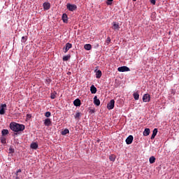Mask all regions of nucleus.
I'll return each mask as SVG.
<instances>
[{
    "label": "nucleus",
    "mask_w": 179,
    "mask_h": 179,
    "mask_svg": "<svg viewBox=\"0 0 179 179\" xmlns=\"http://www.w3.org/2000/svg\"><path fill=\"white\" fill-rule=\"evenodd\" d=\"M50 8H51V5L50 4V3H45V10H48V9H50Z\"/></svg>",
    "instance_id": "bb28decb"
},
{
    "label": "nucleus",
    "mask_w": 179,
    "mask_h": 179,
    "mask_svg": "<svg viewBox=\"0 0 179 179\" xmlns=\"http://www.w3.org/2000/svg\"><path fill=\"white\" fill-rule=\"evenodd\" d=\"M74 117H75L76 120H79V118L80 117V113H77L76 114V115H74Z\"/></svg>",
    "instance_id": "c756f323"
},
{
    "label": "nucleus",
    "mask_w": 179,
    "mask_h": 179,
    "mask_svg": "<svg viewBox=\"0 0 179 179\" xmlns=\"http://www.w3.org/2000/svg\"><path fill=\"white\" fill-rule=\"evenodd\" d=\"M10 128L14 132H20V131H24V125L19 124L16 122H11L10 124Z\"/></svg>",
    "instance_id": "f257e3e1"
},
{
    "label": "nucleus",
    "mask_w": 179,
    "mask_h": 179,
    "mask_svg": "<svg viewBox=\"0 0 179 179\" xmlns=\"http://www.w3.org/2000/svg\"><path fill=\"white\" fill-rule=\"evenodd\" d=\"M73 104H74V106H76V107H80V106L81 104L80 99H77L74 100Z\"/></svg>",
    "instance_id": "f8f14e48"
},
{
    "label": "nucleus",
    "mask_w": 179,
    "mask_h": 179,
    "mask_svg": "<svg viewBox=\"0 0 179 179\" xmlns=\"http://www.w3.org/2000/svg\"><path fill=\"white\" fill-rule=\"evenodd\" d=\"M44 124H45V120H44Z\"/></svg>",
    "instance_id": "c03bdc74"
},
{
    "label": "nucleus",
    "mask_w": 179,
    "mask_h": 179,
    "mask_svg": "<svg viewBox=\"0 0 179 179\" xmlns=\"http://www.w3.org/2000/svg\"><path fill=\"white\" fill-rule=\"evenodd\" d=\"M136 0H133L134 2H136Z\"/></svg>",
    "instance_id": "37998d69"
},
{
    "label": "nucleus",
    "mask_w": 179,
    "mask_h": 179,
    "mask_svg": "<svg viewBox=\"0 0 179 179\" xmlns=\"http://www.w3.org/2000/svg\"><path fill=\"white\" fill-rule=\"evenodd\" d=\"M15 179H20L18 176H17L16 178H15Z\"/></svg>",
    "instance_id": "a19ab883"
},
{
    "label": "nucleus",
    "mask_w": 179,
    "mask_h": 179,
    "mask_svg": "<svg viewBox=\"0 0 179 179\" xmlns=\"http://www.w3.org/2000/svg\"><path fill=\"white\" fill-rule=\"evenodd\" d=\"M31 149H37V148H38V144H37L36 143H32L30 145Z\"/></svg>",
    "instance_id": "f3484780"
},
{
    "label": "nucleus",
    "mask_w": 179,
    "mask_h": 179,
    "mask_svg": "<svg viewBox=\"0 0 179 179\" xmlns=\"http://www.w3.org/2000/svg\"><path fill=\"white\" fill-rule=\"evenodd\" d=\"M101 75H102L101 71L98 70L96 72V79H100V78H101Z\"/></svg>",
    "instance_id": "dca6fc26"
},
{
    "label": "nucleus",
    "mask_w": 179,
    "mask_h": 179,
    "mask_svg": "<svg viewBox=\"0 0 179 179\" xmlns=\"http://www.w3.org/2000/svg\"><path fill=\"white\" fill-rule=\"evenodd\" d=\"M71 72H68L67 75H71Z\"/></svg>",
    "instance_id": "ea45409f"
},
{
    "label": "nucleus",
    "mask_w": 179,
    "mask_h": 179,
    "mask_svg": "<svg viewBox=\"0 0 179 179\" xmlns=\"http://www.w3.org/2000/svg\"><path fill=\"white\" fill-rule=\"evenodd\" d=\"M150 2L152 5H156V0H150Z\"/></svg>",
    "instance_id": "f704fd0d"
},
{
    "label": "nucleus",
    "mask_w": 179,
    "mask_h": 179,
    "mask_svg": "<svg viewBox=\"0 0 179 179\" xmlns=\"http://www.w3.org/2000/svg\"><path fill=\"white\" fill-rule=\"evenodd\" d=\"M110 43H111V38H110V37H108L106 39V43L108 45V44H110Z\"/></svg>",
    "instance_id": "7c9ffc66"
},
{
    "label": "nucleus",
    "mask_w": 179,
    "mask_h": 179,
    "mask_svg": "<svg viewBox=\"0 0 179 179\" xmlns=\"http://www.w3.org/2000/svg\"><path fill=\"white\" fill-rule=\"evenodd\" d=\"M26 41H27V36H22V43H26Z\"/></svg>",
    "instance_id": "cd10ccee"
},
{
    "label": "nucleus",
    "mask_w": 179,
    "mask_h": 179,
    "mask_svg": "<svg viewBox=\"0 0 179 179\" xmlns=\"http://www.w3.org/2000/svg\"><path fill=\"white\" fill-rule=\"evenodd\" d=\"M18 173H22V170L21 169H18L17 173H16V176H17Z\"/></svg>",
    "instance_id": "4c0bfd02"
},
{
    "label": "nucleus",
    "mask_w": 179,
    "mask_h": 179,
    "mask_svg": "<svg viewBox=\"0 0 179 179\" xmlns=\"http://www.w3.org/2000/svg\"><path fill=\"white\" fill-rule=\"evenodd\" d=\"M113 30H120V24L116 22H113Z\"/></svg>",
    "instance_id": "6e6552de"
},
{
    "label": "nucleus",
    "mask_w": 179,
    "mask_h": 179,
    "mask_svg": "<svg viewBox=\"0 0 179 179\" xmlns=\"http://www.w3.org/2000/svg\"><path fill=\"white\" fill-rule=\"evenodd\" d=\"M108 1L106 2V5H111L110 2H113L114 0H107Z\"/></svg>",
    "instance_id": "72a5a7b5"
},
{
    "label": "nucleus",
    "mask_w": 179,
    "mask_h": 179,
    "mask_svg": "<svg viewBox=\"0 0 179 179\" xmlns=\"http://www.w3.org/2000/svg\"><path fill=\"white\" fill-rule=\"evenodd\" d=\"M84 48L85 50H86L87 51H90V50H92V45L90 44H85L84 45Z\"/></svg>",
    "instance_id": "a211bd4d"
},
{
    "label": "nucleus",
    "mask_w": 179,
    "mask_h": 179,
    "mask_svg": "<svg viewBox=\"0 0 179 179\" xmlns=\"http://www.w3.org/2000/svg\"><path fill=\"white\" fill-rule=\"evenodd\" d=\"M134 142V136L130 135L126 138L127 145H131Z\"/></svg>",
    "instance_id": "423d86ee"
},
{
    "label": "nucleus",
    "mask_w": 179,
    "mask_h": 179,
    "mask_svg": "<svg viewBox=\"0 0 179 179\" xmlns=\"http://www.w3.org/2000/svg\"><path fill=\"white\" fill-rule=\"evenodd\" d=\"M143 101L144 103H149V101H150V94H145L143 96Z\"/></svg>",
    "instance_id": "20e7f679"
},
{
    "label": "nucleus",
    "mask_w": 179,
    "mask_h": 179,
    "mask_svg": "<svg viewBox=\"0 0 179 179\" xmlns=\"http://www.w3.org/2000/svg\"><path fill=\"white\" fill-rule=\"evenodd\" d=\"M55 97H57V92L54 91L53 92H51V94H50V99L54 100V99H55Z\"/></svg>",
    "instance_id": "412c9836"
},
{
    "label": "nucleus",
    "mask_w": 179,
    "mask_h": 179,
    "mask_svg": "<svg viewBox=\"0 0 179 179\" xmlns=\"http://www.w3.org/2000/svg\"><path fill=\"white\" fill-rule=\"evenodd\" d=\"M0 114L3 115L4 113H0Z\"/></svg>",
    "instance_id": "79ce46f5"
},
{
    "label": "nucleus",
    "mask_w": 179,
    "mask_h": 179,
    "mask_svg": "<svg viewBox=\"0 0 179 179\" xmlns=\"http://www.w3.org/2000/svg\"><path fill=\"white\" fill-rule=\"evenodd\" d=\"M90 92L92 94H96V93H97V88H96V87H94V85H92L90 87Z\"/></svg>",
    "instance_id": "9d476101"
},
{
    "label": "nucleus",
    "mask_w": 179,
    "mask_h": 179,
    "mask_svg": "<svg viewBox=\"0 0 179 179\" xmlns=\"http://www.w3.org/2000/svg\"><path fill=\"white\" fill-rule=\"evenodd\" d=\"M45 125H51V120L50 118H46L45 119Z\"/></svg>",
    "instance_id": "393cba45"
},
{
    "label": "nucleus",
    "mask_w": 179,
    "mask_h": 179,
    "mask_svg": "<svg viewBox=\"0 0 179 179\" xmlns=\"http://www.w3.org/2000/svg\"><path fill=\"white\" fill-rule=\"evenodd\" d=\"M143 134L144 136H149V134H150V129H145Z\"/></svg>",
    "instance_id": "4468645a"
},
{
    "label": "nucleus",
    "mask_w": 179,
    "mask_h": 179,
    "mask_svg": "<svg viewBox=\"0 0 179 179\" xmlns=\"http://www.w3.org/2000/svg\"><path fill=\"white\" fill-rule=\"evenodd\" d=\"M66 8L71 12H73V10H76V9H78V6H76V5L71 3H67Z\"/></svg>",
    "instance_id": "f03ea898"
},
{
    "label": "nucleus",
    "mask_w": 179,
    "mask_h": 179,
    "mask_svg": "<svg viewBox=\"0 0 179 179\" xmlns=\"http://www.w3.org/2000/svg\"><path fill=\"white\" fill-rule=\"evenodd\" d=\"M133 97H134V100H139V93L134 92L133 94Z\"/></svg>",
    "instance_id": "aec40b11"
},
{
    "label": "nucleus",
    "mask_w": 179,
    "mask_h": 179,
    "mask_svg": "<svg viewBox=\"0 0 179 179\" xmlns=\"http://www.w3.org/2000/svg\"><path fill=\"white\" fill-rule=\"evenodd\" d=\"M46 83H48V85H50V83H51V79H46Z\"/></svg>",
    "instance_id": "c9c22d12"
},
{
    "label": "nucleus",
    "mask_w": 179,
    "mask_h": 179,
    "mask_svg": "<svg viewBox=\"0 0 179 179\" xmlns=\"http://www.w3.org/2000/svg\"><path fill=\"white\" fill-rule=\"evenodd\" d=\"M43 6L44 10H45V3H43Z\"/></svg>",
    "instance_id": "58836bf2"
},
{
    "label": "nucleus",
    "mask_w": 179,
    "mask_h": 179,
    "mask_svg": "<svg viewBox=\"0 0 179 179\" xmlns=\"http://www.w3.org/2000/svg\"><path fill=\"white\" fill-rule=\"evenodd\" d=\"M1 134L3 136H5V135H8V134H9V131L8 129H3Z\"/></svg>",
    "instance_id": "5701e85b"
},
{
    "label": "nucleus",
    "mask_w": 179,
    "mask_h": 179,
    "mask_svg": "<svg viewBox=\"0 0 179 179\" xmlns=\"http://www.w3.org/2000/svg\"><path fill=\"white\" fill-rule=\"evenodd\" d=\"M7 106H6V103H2L0 106V113H5V110H6Z\"/></svg>",
    "instance_id": "1a4fd4ad"
},
{
    "label": "nucleus",
    "mask_w": 179,
    "mask_h": 179,
    "mask_svg": "<svg viewBox=\"0 0 179 179\" xmlns=\"http://www.w3.org/2000/svg\"><path fill=\"white\" fill-rule=\"evenodd\" d=\"M1 143H6V138L5 137H1Z\"/></svg>",
    "instance_id": "c85d7f7f"
},
{
    "label": "nucleus",
    "mask_w": 179,
    "mask_h": 179,
    "mask_svg": "<svg viewBox=\"0 0 179 179\" xmlns=\"http://www.w3.org/2000/svg\"><path fill=\"white\" fill-rule=\"evenodd\" d=\"M46 113H50L49 111H46Z\"/></svg>",
    "instance_id": "a18cd8bd"
},
{
    "label": "nucleus",
    "mask_w": 179,
    "mask_h": 179,
    "mask_svg": "<svg viewBox=\"0 0 179 179\" xmlns=\"http://www.w3.org/2000/svg\"><path fill=\"white\" fill-rule=\"evenodd\" d=\"M117 71L118 72H129L131 69L127 66H123L117 68Z\"/></svg>",
    "instance_id": "7ed1b4c3"
},
{
    "label": "nucleus",
    "mask_w": 179,
    "mask_h": 179,
    "mask_svg": "<svg viewBox=\"0 0 179 179\" xmlns=\"http://www.w3.org/2000/svg\"><path fill=\"white\" fill-rule=\"evenodd\" d=\"M157 132H158L157 129H154L150 139H155V138L156 137V135H157Z\"/></svg>",
    "instance_id": "2eb2a0df"
},
{
    "label": "nucleus",
    "mask_w": 179,
    "mask_h": 179,
    "mask_svg": "<svg viewBox=\"0 0 179 179\" xmlns=\"http://www.w3.org/2000/svg\"><path fill=\"white\" fill-rule=\"evenodd\" d=\"M51 115V113H45V117H48Z\"/></svg>",
    "instance_id": "e433bc0d"
},
{
    "label": "nucleus",
    "mask_w": 179,
    "mask_h": 179,
    "mask_svg": "<svg viewBox=\"0 0 179 179\" xmlns=\"http://www.w3.org/2000/svg\"><path fill=\"white\" fill-rule=\"evenodd\" d=\"M70 58H71V55L64 56V57H63V61L66 62L69 59H70Z\"/></svg>",
    "instance_id": "a878e982"
},
{
    "label": "nucleus",
    "mask_w": 179,
    "mask_h": 179,
    "mask_svg": "<svg viewBox=\"0 0 179 179\" xmlns=\"http://www.w3.org/2000/svg\"><path fill=\"white\" fill-rule=\"evenodd\" d=\"M94 103L95 106H100V99H97V96L94 97Z\"/></svg>",
    "instance_id": "ddd939ff"
},
{
    "label": "nucleus",
    "mask_w": 179,
    "mask_h": 179,
    "mask_svg": "<svg viewBox=\"0 0 179 179\" xmlns=\"http://www.w3.org/2000/svg\"><path fill=\"white\" fill-rule=\"evenodd\" d=\"M115 104V101H114V99L110 100V101L107 105V108H108V110H113V108H114Z\"/></svg>",
    "instance_id": "39448f33"
},
{
    "label": "nucleus",
    "mask_w": 179,
    "mask_h": 179,
    "mask_svg": "<svg viewBox=\"0 0 179 179\" xmlns=\"http://www.w3.org/2000/svg\"><path fill=\"white\" fill-rule=\"evenodd\" d=\"M71 48H72L71 43H67L63 50H64V52L66 53L69 50H71Z\"/></svg>",
    "instance_id": "0eeeda50"
},
{
    "label": "nucleus",
    "mask_w": 179,
    "mask_h": 179,
    "mask_svg": "<svg viewBox=\"0 0 179 179\" xmlns=\"http://www.w3.org/2000/svg\"><path fill=\"white\" fill-rule=\"evenodd\" d=\"M115 155H111L109 156V159L110 162H115Z\"/></svg>",
    "instance_id": "b1692460"
},
{
    "label": "nucleus",
    "mask_w": 179,
    "mask_h": 179,
    "mask_svg": "<svg viewBox=\"0 0 179 179\" xmlns=\"http://www.w3.org/2000/svg\"><path fill=\"white\" fill-rule=\"evenodd\" d=\"M9 153H15V149L13 148H9Z\"/></svg>",
    "instance_id": "473e14b6"
},
{
    "label": "nucleus",
    "mask_w": 179,
    "mask_h": 179,
    "mask_svg": "<svg viewBox=\"0 0 179 179\" xmlns=\"http://www.w3.org/2000/svg\"><path fill=\"white\" fill-rule=\"evenodd\" d=\"M61 134H62V135L65 136V135H66L67 134H69V129H65L64 130H62V131H61Z\"/></svg>",
    "instance_id": "4be33fe9"
},
{
    "label": "nucleus",
    "mask_w": 179,
    "mask_h": 179,
    "mask_svg": "<svg viewBox=\"0 0 179 179\" xmlns=\"http://www.w3.org/2000/svg\"><path fill=\"white\" fill-rule=\"evenodd\" d=\"M62 19L64 23H68V15H66V13H64L62 15Z\"/></svg>",
    "instance_id": "9b49d317"
},
{
    "label": "nucleus",
    "mask_w": 179,
    "mask_h": 179,
    "mask_svg": "<svg viewBox=\"0 0 179 179\" xmlns=\"http://www.w3.org/2000/svg\"><path fill=\"white\" fill-rule=\"evenodd\" d=\"M149 162H150V164H153V163H155V162H156V157H155V156L150 157L149 159Z\"/></svg>",
    "instance_id": "6ab92c4d"
},
{
    "label": "nucleus",
    "mask_w": 179,
    "mask_h": 179,
    "mask_svg": "<svg viewBox=\"0 0 179 179\" xmlns=\"http://www.w3.org/2000/svg\"><path fill=\"white\" fill-rule=\"evenodd\" d=\"M30 118H31V115L30 114H27L26 121H29V120H30Z\"/></svg>",
    "instance_id": "2f4dec72"
}]
</instances>
